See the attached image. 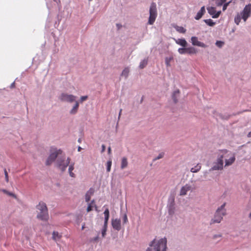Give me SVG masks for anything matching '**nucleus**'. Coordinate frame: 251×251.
Wrapping results in <instances>:
<instances>
[{"instance_id":"obj_1","label":"nucleus","mask_w":251,"mask_h":251,"mask_svg":"<svg viewBox=\"0 0 251 251\" xmlns=\"http://www.w3.org/2000/svg\"><path fill=\"white\" fill-rule=\"evenodd\" d=\"M167 240L164 237L160 239L155 238L149 244L146 251H166Z\"/></svg>"},{"instance_id":"obj_2","label":"nucleus","mask_w":251,"mask_h":251,"mask_svg":"<svg viewBox=\"0 0 251 251\" xmlns=\"http://www.w3.org/2000/svg\"><path fill=\"white\" fill-rule=\"evenodd\" d=\"M37 216L38 219L46 222L49 219L48 209L46 204L43 201H40L36 206Z\"/></svg>"},{"instance_id":"obj_3","label":"nucleus","mask_w":251,"mask_h":251,"mask_svg":"<svg viewBox=\"0 0 251 251\" xmlns=\"http://www.w3.org/2000/svg\"><path fill=\"white\" fill-rule=\"evenodd\" d=\"M224 161L225 167L231 166L236 160L235 154L227 150H219Z\"/></svg>"},{"instance_id":"obj_4","label":"nucleus","mask_w":251,"mask_h":251,"mask_svg":"<svg viewBox=\"0 0 251 251\" xmlns=\"http://www.w3.org/2000/svg\"><path fill=\"white\" fill-rule=\"evenodd\" d=\"M225 167L224 161L220 151L217 152L216 159L213 162L212 166L209 169V171H223Z\"/></svg>"},{"instance_id":"obj_5","label":"nucleus","mask_w":251,"mask_h":251,"mask_svg":"<svg viewBox=\"0 0 251 251\" xmlns=\"http://www.w3.org/2000/svg\"><path fill=\"white\" fill-rule=\"evenodd\" d=\"M70 162V158L66 157L65 155L59 156L56 162L57 167L62 172L66 170Z\"/></svg>"},{"instance_id":"obj_6","label":"nucleus","mask_w":251,"mask_h":251,"mask_svg":"<svg viewBox=\"0 0 251 251\" xmlns=\"http://www.w3.org/2000/svg\"><path fill=\"white\" fill-rule=\"evenodd\" d=\"M62 151L60 150L53 149L51 150L50 155L48 157L46 162V165H50L55 161L57 157L62 153Z\"/></svg>"},{"instance_id":"obj_7","label":"nucleus","mask_w":251,"mask_h":251,"mask_svg":"<svg viewBox=\"0 0 251 251\" xmlns=\"http://www.w3.org/2000/svg\"><path fill=\"white\" fill-rule=\"evenodd\" d=\"M157 16V10L156 4L154 3H152L150 8V17L149 18L148 24L149 25H152Z\"/></svg>"},{"instance_id":"obj_8","label":"nucleus","mask_w":251,"mask_h":251,"mask_svg":"<svg viewBox=\"0 0 251 251\" xmlns=\"http://www.w3.org/2000/svg\"><path fill=\"white\" fill-rule=\"evenodd\" d=\"M76 97L72 94L62 93L59 96V100L62 102L72 103L75 101Z\"/></svg>"},{"instance_id":"obj_9","label":"nucleus","mask_w":251,"mask_h":251,"mask_svg":"<svg viewBox=\"0 0 251 251\" xmlns=\"http://www.w3.org/2000/svg\"><path fill=\"white\" fill-rule=\"evenodd\" d=\"M195 189V187L194 185L189 183H186L180 188L179 191V195L181 197L185 196L189 192H192Z\"/></svg>"},{"instance_id":"obj_10","label":"nucleus","mask_w":251,"mask_h":251,"mask_svg":"<svg viewBox=\"0 0 251 251\" xmlns=\"http://www.w3.org/2000/svg\"><path fill=\"white\" fill-rule=\"evenodd\" d=\"M240 13L242 19L244 20V22H246L247 19L251 15V4L246 5Z\"/></svg>"},{"instance_id":"obj_11","label":"nucleus","mask_w":251,"mask_h":251,"mask_svg":"<svg viewBox=\"0 0 251 251\" xmlns=\"http://www.w3.org/2000/svg\"><path fill=\"white\" fill-rule=\"evenodd\" d=\"M225 215L219 213L216 211L213 217L211 219L210 224L213 225L215 224H219L223 220V217Z\"/></svg>"},{"instance_id":"obj_12","label":"nucleus","mask_w":251,"mask_h":251,"mask_svg":"<svg viewBox=\"0 0 251 251\" xmlns=\"http://www.w3.org/2000/svg\"><path fill=\"white\" fill-rule=\"evenodd\" d=\"M111 224L113 228L118 231H119L121 229V221L120 219L116 218L112 219L111 220Z\"/></svg>"},{"instance_id":"obj_13","label":"nucleus","mask_w":251,"mask_h":251,"mask_svg":"<svg viewBox=\"0 0 251 251\" xmlns=\"http://www.w3.org/2000/svg\"><path fill=\"white\" fill-rule=\"evenodd\" d=\"M207 9L208 13L211 15L213 18H218L221 13V11L217 12L215 8L214 7H208L207 8Z\"/></svg>"},{"instance_id":"obj_14","label":"nucleus","mask_w":251,"mask_h":251,"mask_svg":"<svg viewBox=\"0 0 251 251\" xmlns=\"http://www.w3.org/2000/svg\"><path fill=\"white\" fill-rule=\"evenodd\" d=\"M192 44L193 46H197L202 48H206L207 46L202 42H201L198 40V37L196 36H193L191 38Z\"/></svg>"},{"instance_id":"obj_15","label":"nucleus","mask_w":251,"mask_h":251,"mask_svg":"<svg viewBox=\"0 0 251 251\" xmlns=\"http://www.w3.org/2000/svg\"><path fill=\"white\" fill-rule=\"evenodd\" d=\"M75 103L70 110L69 113L71 115H75L77 113L79 107V102L76 100L75 101Z\"/></svg>"},{"instance_id":"obj_16","label":"nucleus","mask_w":251,"mask_h":251,"mask_svg":"<svg viewBox=\"0 0 251 251\" xmlns=\"http://www.w3.org/2000/svg\"><path fill=\"white\" fill-rule=\"evenodd\" d=\"M226 205V202L223 203L220 207L217 208L216 211L225 216L226 215V209H225Z\"/></svg>"},{"instance_id":"obj_17","label":"nucleus","mask_w":251,"mask_h":251,"mask_svg":"<svg viewBox=\"0 0 251 251\" xmlns=\"http://www.w3.org/2000/svg\"><path fill=\"white\" fill-rule=\"evenodd\" d=\"M174 40L175 41V42L178 45H179L183 47H186L187 46V43L184 39H174Z\"/></svg>"},{"instance_id":"obj_18","label":"nucleus","mask_w":251,"mask_h":251,"mask_svg":"<svg viewBox=\"0 0 251 251\" xmlns=\"http://www.w3.org/2000/svg\"><path fill=\"white\" fill-rule=\"evenodd\" d=\"M74 165L75 163H72L69 166L68 168V172L70 176L71 177L75 178L76 176V175L75 173H73V170H74Z\"/></svg>"},{"instance_id":"obj_19","label":"nucleus","mask_w":251,"mask_h":251,"mask_svg":"<svg viewBox=\"0 0 251 251\" xmlns=\"http://www.w3.org/2000/svg\"><path fill=\"white\" fill-rule=\"evenodd\" d=\"M205 10V7L204 6H202L201 7L200 10L197 13L196 16H195V18L196 20H199L201 18L203 14L204 13Z\"/></svg>"},{"instance_id":"obj_20","label":"nucleus","mask_w":251,"mask_h":251,"mask_svg":"<svg viewBox=\"0 0 251 251\" xmlns=\"http://www.w3.org/2000/svg\"><path fill=\"white\" fill-rule=\"evenodd\" d=\"M104 215V225L105 226H107V223L109 217V211L108 208H106L103 213Z\"/></svg>"},{"instance_id":"obj_21","label":"nucleus","mask_w":251,"mask_h":251,"mask_svg":"<svg viewBox=\"0 0 251 251\" xmlns=\"http://www.w3.org/2000/svg\"><path fill=\"white\" fill-rule=\"evenodd\" d=\"M179 94L180 91L179 90H175L173 93L172 99L175 103H176L178 101V98L179 97Z\"/></svg>"},{"instance_id":"obj_22","label":"nucleus","mask_w":251,"mask_h":251,"mask_svg":"<svg viewBox=\"0 0 251 251\" xmlns=\"http://www.w3.org/2000/svg\"><path fill=\"white\" fill-rule=\"evenodd\" d=\"M130 72V69L129 67H126L124 68V69L123 70L121 76L124 77L126 79L129 75Z\"/></svg>"},{"instance_id":"obj_23","label":"nucleus","mask_w":251,"mask_h":251,"mask_svg":"<svg viewBox=\"0 0 251 251\" xmlns=\"http://www.w3.org/2000/svg\"><path fill=\"white\" fill-rule=\"evenodd\" d=\"M148 58H146L141 60L139 63V68L140 69H144L148 64Z\"/></svg>"},{"instance_id":"obj_24","label":"nucleus","mask_w":251,"mask_h":251,"mask_svg":"<svg viewBox=\"0 0 251 251\" xmlns=\"http://www.w3.org/2000/svg\"><path fill=\"white\" fill-rule=\"evenodd\" d=\"M128 162L127 159L126 157H124L122 158L121 168L124 169L127 166Z\"/></svg>"},{"instance_id":"obj_25","label":"nucleus","mask_w":251,"mask_h":251,"mask_svg":"<svg viewBox=\"0 0 251 251\" xmlns=\"http://www.w3.org/2000/svg\"><path fill=\"white\" fill-rule=\"evenodd\" d=\"M186 51L187 53L189 54H194L197 53V50L195 48L192 47L186 48Z\"/></svg>"},{"instance_id":"obj_26","label":"nucleus","mask_w":251,"mask_h":251,"mask_svg":"<svg viewBox=\"0 0 251 251\" xmlns=\"http://www.w3.org/2000/svg\"><path fill=\"white\" fill-rule=\"evenodd\" d=\"M201 164H197L195 167L192 168L190 171L192 173H196L198 172L201 169Z\"/></svg>"},{"instance_id":"obj_27","label":"nucleus","mask_w":251,"mask_h":251,"mask_svg":"<svg viewBox=\"0 0 251 251\" xmlns=\"http://www.w3.org/2000/svg\"><path fill=\"white\" fill-rule=\"evenodd\" d=\"M174 27L176 29V30L179 33H185L186 31V29L182 26L176 25Z\"/></svg>"},{"instance_id":"obj_28","label":"nucleus","mask_w":251,"mask_h":251,"mask_svg":"<svg viewBox=\"0 0 251 251\" xmlns=\"http://www.w3.org/2000/svg\"><path fill=\"white\" fill-rule=\"evenodd\" d=\"M93 207H95V208H96V210H97V206L95 205V202H94V201H92L89 204H88V206L87 208V211L88 212H90V211H91L93 208Z\"/></svg>"},{"instance_id":"obj_29","label":"nucleus","mask_w":251,"mask_h":251,"mask_svg":"<svg viewBox=\"0 0 251 251\" xmlns=\"http://www.w3.org/2000/svg\"><path fill=\"white\" fill-rule=\"evenodd\" d=\"M61 237V235L57 231H53L52 232V239L57 241L59 240Z\"/></svg>"},{"instance_id":"obj_30","label":"nucleus","mask_w":251,"mask_h":251,"mask_svg":"<svg viewBox=\"0 0 251 251\" xmlns=\"http://www.w3.org/2000/svg\"><path fill=\"white\" fill-rule=\"evenodd\" d=\"M242 18V16L241 15V13H238L234 18V22L237 25H238L241 21Z\"/></svg>"},{"instance_id":"obj_31","label":"nucleus","mask_w":251,"mask_h":251,"mask_svg":"<svg viewBox=\"0 0 251 251\" xmlns=\"http://www.w3.org/2000/svg\"><path fill=\"white\" fill-rule=\"evenodd\" d=\"M173 59V57L172 56L167 57L165 58V64L167 67H170V62Z\"/></svg>"},{"instance_id":"obj_32","label":"nucleus","mask_w":251,"mask_h":251,"mask_svg":"<svg viewBox=\"0 0 251 251\" xmlns=\"http://www.w3.org/2000/svg\"><path fill=\"white\" fill-rule=\"evenodd\" d=\"M92 195V192L90 191H88L86 193L85 197L86 201L88 202L90 200L91 197Z\"/></svg>"},{"instance_id":"obj_33","label":"nucleus","mask_w":251,"mask_h":251,"mask_svg":"<svg viewBox=\"0 0 251 251\" xmlns=\"http://www.w3.org/2000/svg\"><path fill=\"white\" fill-rule=\"evenodd\" d=\"M204 22L209 26H213L215 25V23L211 19H206L204 20Z\"/></svg>"},{"instance_id":"obj_34","label":"nucleus","mask_w":251,"mask_h":251,"mask_svg":"<svg viewBox=\"0 0 251 251\" xmlns=\"http://www.w3.org/2000/svg\"><path fill=\"white\" fill-rule=\"evenodd\" d=\"M112 165V161L109 160L106 163V171L107 172H109L111 170V167Z\"/></svg>"},{"instance_id":"obj_35","label":"nucleus","mask_w":251,"mask_h":251,"mask_svg":"<svg viewBox=\"0 0 251 251\" xmlns=\"http://www.w3.org/2000/svg\"><path fill=\"white\" fill-rule=\"evenodd\" d=\"M0 191L9 196H12L13 197L16 198V196L14 194H13L11 192H9L5 189H1V190H0Z\"/></svg>"},{"instance_id":"obj_36","label":"nucleus","mask_w":251,"mask_h":251,"mask_svg":"<svg viewBox=\"0 0 251 251\" xmlns=\"http://www.w3.org/2000/svg\"><path fill=\"white\" fill-rule=\"evenodd\" d=\"M178 52L179 53L181 54L187 53L186 51V48H179L178 50Z\"/></svg>"},{"instance_id":"obj_37","label":"nucleus","mask_w":251,"mask_h":251,"mask_svg":"<svg viewBox=\"0 0 251 251\" xmlns=\"http://www.w3.org/2000/svg\"><path fill=\"white\" fill-rule=\"evenodd\" d=\"M123 224H126L128 222L127 216L126 213H124L123 215Z\"/></svg>"},{"instance_id":"obj_38","label":"nucleus","mask_w":251,"mask_h":251,"mask_svg":"<svg viewBox=\"0 0 251 251\" xmlns=\"http://www.w3.org/2000/svg\"><path fill=\"white\" fill-rule=\"evenodd\" d=\"M107 230V226H105V225H103V227L101 230V235L102 237H104L106 235V232Z\"/></svg>"},{"instance_id":"obj_39","label":"nucleus","mask_w":251,"mask_h":251,"mask_svg":"<svg viewBox=\"0 0 251 251\" xmlns=\"http://www.w3.org/2000/svg\"><path fill=\"white\" fill-rule=\"evenodd\" d=\"M174 199H172L170 205H169V210H173L174 209Z\"/></svg>"},{"instance_id":"obj_40","label":"nucleus","mask_w":251,"mask_h":251,"mask_svg":"<svg viewBox=\"0 0 251 251\" xmlns=\"http://www.w3.org/2000/svg\"><path fill=\"white\" fill-rule=\"evenodd\" d=\"M216 45L219 48H221L224 45V43L221 41H217L216 42Z\"/></svg>"},{"instance_id":"obj_41","label":"nucleus","mask_w":251,"mask_h":251,"mask_svg":"<svg viewBox=\"0 0 251 251\" xmlns=\"http://www.w3.org/2000/svg\"><path fill=\"white\" fill-rule=\"evenodd\" d=\"M4 176H5V181L7 182H9L8 175V173H7L6 169H4Z\"/></svg>"},{"instance_id":"obj_42","label":"nucleus","mask_w":251,"mask_h":251,"mask_svg":"<svg viewBox=\"0 0 251 251\" xmlns=\"http://www.w3.org/2000/svg\"><path fill=\"white\" fill-rule=\"evenodd\" d=\"M87 99H88L87 96H81L80 98V101L81 102H82L83 101H85Z\"/></svg>"},{"instance_id":"obj_43","label":"nucleus","mask_w":251,"mask_h":251,"mask_svg":"<svg viewBox=\"0 0 251 251\" xmlns=\"http://www.w3.org/2000/svg\"><path fill=\"white\" fill-rule=\"evenodd\" d=\"M163 156H164V153H161L154 159V160H156L161 159L163 157Z\"/></svg>"},{"instance_id":"obj_44","label":"nucleus","mask_w":251,"mask_h":251,"mask_svg":"<svg viewBox=\"0 0 251 251\" xmlns=\"http://www.w3.org/2000/svg\"><path fill=\"white\" fill-rule=\"evenodd\" d=\"M222 237V235L221 234H215L213 235V238L214 239H217L218 238H220Z\"/></svg>"},{"instance_id":"obj_45","label":"nucleus","mask_w":251,"mask_h":251,"mask_svg":"<svg viewBox=\"0 0 251 251\" xmlns=\"http://www.w3.org/2000/svg\"><path fill=\"white\" fill-rule=\"evenodd\" d=\"M98 239H99V236L97 235L96 237L91 239L90 241L91 242H96L98 240Z\"/></svg>"},{"instance_id":"obj_46","label":"nucleus","mask_w":251,"mask_h":251,"mask_svg":"<svg viewBox=\"0 0 251 251\" xmlns=\"http://www.w3.org/2000/svg\"><path fill=\"white\" fill-rule=\"evenodd\" d=\"M228 6V3H224L223 7V10L225 11L227 7Z\"/></svg>"},{"instance_id":"obj_47","label":"nucleus","mask_w":251,"mask_h":251,"mask_svg":"<svg viewBox=\"0 0 251 251\" xmlns=\"http://www.w3.org/2000/svg\"><path fill=\"white\" fill-rule=\"evenodd\" d=\"M101 148H102V150H101V152H103L105 151V146L104 145H102L101 146Z\"/></svg>"},{"instance_id":"obj_48","label":"nucleus","mask_w":251,"mask_h":251,"mask_svg":"<svg viewBox=\"0 0 251 251\" xmlns=\"http://www.w3.org/2000/svg\"><path fill=\"white\" fill-rule=\"evenodd\" d=\"M10 88H15V82H13L11 85H10Z\"/></svg>"},{"instance_id":"obj_49","label":"nucleus","mask_w":251,"mask_h":251,"mask_svg":"<svg viewBox=\"0 0 251 251\" xmlns=\"http://www.w3.org/2000/svg\"><path fill=\"white\" fill-rule=\"evenodd\" d=\"M247 137L249 138H251V131L248 133Z\"/></svg>"},{"instance_id":"obj_50","label":"nucleus","mask_w":251,"mask_h":251,"mask_svg":"<svg viewBox=\"0 0 251 251\" xmlns=\"http://www.w3.org/2000/svg\"><path fill=\"white\" fill-rule=\"evenodd\" d=\"M122 111V109H120V110L119 113L118 119H120V116H121V115Z\"/></svg>"},{"instance_id":"obj_51","label":"nucleus","mask_w":251,"mask_h":251,"mask_svg":"<svg viewBox=\"0 0 251 251\" xmlns=\"http://www.w3.org/2000/svg\"><path fill=\"white\" fill-rule=\"evenodd\" d=\"M108 152L109 154H110L111 153V148L110 147H109L108 149Z\"/></svg>"},{"instance_id":"obj_52","label":"nucleus","mask_w":251,"mask_h":251,"mask_svg":"<svg viewBox=\"0 0 251 251\" xmlns=\"http://www.w3.org/2000/svg\"><path fill=\"white\" fill-rule=\"evenodd\" d=\"M247 207L249 209L250 208H251V204L250 203H249L248 205H247Z\"/></svg>"},{"instance_id":"obj_53","label":"nucleus","mask_w":251,"mask_h":251,"mask_svg":"<svg viewBox=\"0 0 251 251\" xmlns=\"http://www.w3.org/2000/svg\"><path fill=\"white\" fill-rule=\"evenodd\" d=\"M232 0H230V1H228V2H226V3H228V5H229V4L230 3H231V2H232Z\"/></svg>"},{"instance_id":"obj_54","label":"nucleus","mask_w":251,"mask_h":251,"mask_svg":"<svg viewBox=\"0 0 251 251\" xmlns=\"http://www.w3.org/2000/svg\"><path fill=\"white\" fill-rule=\"evenodd\" d=\"M81 149V148L80 147H79L78 148V151H80Z\"/></svg>"},{"instance_id":"obj_55","label":"nucleus","mask_w":251,"mask_h":251,"mask_svg":"<svg viewBox=\"0 0 251 251\" xmlns=\"http://www.w3.org/2000/svg\"><path fill=\"white\" fill-rule=\"evenodd\" d=\"M85 228L84 225H83L81 227V229L83 230Z\"/></svg>"}]
</instances>
